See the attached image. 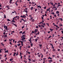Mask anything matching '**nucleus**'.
<instances>
[{
    "mask_svg": "<svg viewBox=\"0 0 63 63\" xmlns=\"http://www.w3.org/2000/svg\"><path fill=\"white\" fill-rule=\"evenodd\" d=\"M38 29H35L34 30V32L33 31H32V32H31V34H32V33H36L38 32Z\"/></svg>",
    "mask_w": 63,
    "mask_h": 63,
    "instance_id": "f257e3e1",
    "label": "nucleus"
},
{
    "mask_svg": "<svg viewBox=\"0 0 63 63\" xmlns=\"http://www.w3.org/2000/svg\"><path fill=\"white\" fill-rule=\"evenodd\" d=\"M4 28L5 29V30H6V31H7V30H8L7 26H4Z\"/></svg>",
    "mask_w": 63,
    "mask_h": 63,
    "instance_id": "f03ea898",
    "label": "nucleus"
},
{
    "mask_svg": "<svg viewBox=\"0 0 63 63\" xmlns=\"http://www.w3.org/2000/svg\"><path fill=\"white\" fill-rule=\"evenodd\" d=\"M52 48L53 49L52 51H53V52H55V51L56 50L55 49H54L53 47Z\"/></svg>",
    "mask_w": 63,
    "mask_h": 63,
    "instance_id": "7ed1b4c3",
    "label": "nucleus"
},
{
    "mask_svg": "<svg viewBox=\"0 0 63 63\" xmlns=\"http://www.w3.org/2000/svg\"><path fill=\"white\" fill-rule=\"evenodd\" d=\"M48 61L49 62H53V60H48Z\"/></svg>",
    "mask_w": 63,
    "mask_h": 63,
    "instance_id": "20e7f679",
    "label": "nucleus"
},
{
    "mask_svg": "<svg viewBox=\"0 0 63 63\" xmlns=\"http://www.w3.org/2000/svg\"><path fill=\"white\" fill-rule=\"evenodd\" d=\"M38 46H39L40 47H41V48H42V44H41V45L39 44Z\"/></svg>",
    "mask_w": 63,
    "mask_h": 63,
    "instance_id": "39448f33",
    "label": "nucleus"
},
{
    "mask_svg": "<svg viewBox=\"0 0 63 63\" xmlns=\"http://www.w3.org/2000/svg\"><path fill=\"white\" fill-rule=\"evenodd\" d=\"M26 36L25 35H22V36L21 37V38H22L24 37H25V36Z\"/></svg>",
    "mask_w": 63,
    "mask_h": 63,
    "instance_id": "423d86ee",
    "label": "nucleus"
},
{
    "mask_svg": "<svg viewBox=\"0 0 63 63\" xmlns=\"http://www.w3.org/2000/svg\"><path fill=\"white\" fill-rule=\"evenodd\" d=\"M50 45H51L52 46V48H54V47H53V45L52 44H50Z\"/></svg>",
    "mask_w": 63,
    "mask_h": 63,
    "instance_id": "0eeeda50",
    "label": "nucleus"
},
{
    "mask_svg": "<svg viewBox=\"0 0 63 63\" xmlns=\"http://www.w3.org/2000/svg\"><path fill=\"white\" fill-rule=\"evenodd\" d=\"M4 33H3V34L5 35V32H6V30H4Z\"/></svg>",
    "mask_w": 63,
    "mask_h": 63,
    "instance_id": "6e6552de",
    "label": "nucleus"
},
{
    "mask_svg": "<svg viewBox=\"0 0 63 63\" xmlns=\"http://www.w3.org/2000/svg\"><path fill=\"white\" fill-rule=\"evenodd\" d=\"M59 12L58 11H57L56 12V13L57 14H59Z\"/></svg>",
    "mask_w": 63,
    "mask_h": 63,
    "instance_id": "1a4fd4ad",
    "label": "nucleus"
},
{
    "mask_svg": "<svg viewBox=\"0 0 63 63\" xmlns=\"http://www.w3.org/2000/svg\"><path fill=\"white\" fill-rule=\"evenodd\" d=\"M37 7L40 8H41V6H40V5L37 6Z\"/></svg>",
    "mask_w": 63,
    "mask_h": 63,
    "instance_id": "9d476101",
    "label": "nucleus"
},
{
    "mask_svg": "<svg viewBox=\"0 0 63 63\" xmlns=\"http://www.w3.org/2000/svg\"><path fill=\"white\" fill-rule=\"evenodd\" d=\"M51 2H52V1H51V2H50V4H51V5H53V3H52Z\"/></svg>",
    "mask_w": 63,
    "mask_h": 63,
    "instance_id": "9b49d317",
    "label": "nucleus"
},
{
    "mask_svg": "<svg viewBox=\"0 0 63 63\" xmlns=\"http://www.w3.org/2000/svg\"><path fill=\"white\" fill-rule=\"evenodd\" d=\"M17 18V17H15L14 18H13V20H14V19L15 18Z\"/></svg>",
    "mask_w": 63,
    "mask_h": 63,
    "instance_id": "f8f14e48",
    "label": "nucleus"
},
{
    "mask_svg": "<svg viewBox=\"0 0 63 63\" xmlns=\"http://www.w3.org/2000/svg\"><path fill=\"white\" fill-rule=\"evenodd\" d=\"M48 59H52V58L51 57H48Z\"/></svg>",
    "mask_w": 63,
    "mask_h": 63,
    "instance_id": "ddd939ff",
    "label": "nucleus"
},
{
    "mask_svg": "<svg viewBox=\"0 0 63 63\" xmlns=\"http://www.w3.org/2000/svg\"><path fill=\"white\" fill-rule=\"evenodd\" d=\"M3 51V49H1L0 50V53H1V52H2V51Z\"/></svg>",
    "mask_w": 63,
    "mask_h": 63,
    "instance_id": "4468645a",
    "label": "nucleus"
},
{
    "mask_svg": "<svg viewBox=\"0 0 63 63\" xmlns=\"http://www.w3.org/2000/svg\"><path fill=\"white\" fill-rule=\"evenodd\" d=\"M14 22V23H16V22L15 21H14V20H12V21L11 22Z\"/></svg>",
    "mask_w": 63,
    "mask_h": 63,
    "instance_id": "2eb2a0df",
    "label": "nucleus"
},
{
    "mask_svg": "<svg viewBox=\"0 0 63 63\" xmlns=\"http://www.w3.org/2000/svg\"><path fill=\"white\" fill-rule=\"evenodd\" d=\"M20 42L21 43V44H23V41H20Z\"/></svg>",
    "mask_w": 63,
    "mask_h": 63,
    "instance_id": "dca6fc26",
    "label": "nucleus"
},
{
    "mask_svg": "<svg viewBox=\"0 0 63 63\" xmlns=\"http://www.w3.org/2000/svg\"><path fill=\"white\" fill-rule=\"evenodd\" d=\"M50 30L51 31H53V29H50Z\"/></svg>",
    "mask_w": 63,
    "mask_h": 63,
    "instance_id": "f3484780",
    "label": "nucleus"
},
{
    "mask_svg": "<svg viewBox=\"0 0 63 63\" xmlns=\"http://www.w3.org/2000/svg\"><path fill=\"white\" fill-rule=\"evenodd\" d=\"M12 26H13L14 25H16L15 24H14V23H12Z\"/></svg>",
    "mask_w": 63,
    "mask_h": 63,
    "instance_id": "a211bd4d",
    "label": "nucleus"
},
{
    "mask_svg": "<svg viewBox=\"0 0 63 63\" xmlns=\"http://www.w3.org/2000/svg\"><path fill=\"white\" fill-rule=\"evenodd\" d=\"M31 47H33V44L32 43L31 44Z\"/></svg>",
    "mask_w": 63,
    "mask_h": 63,
    "instance_id": "6ab92c4d",
    "label": "nucleus"
},
{
    "mask_svg": "<svg viewBox=\"0 0 63 63\" xmlns=\"http://www.w3.org/2000/svg\"><path fill=\"white\" fill-rule=\"evenodd\" d=\"M25 33V31L23 32V33H22V35H23V34H24V33Z\"/></svg>",
    "mask_w": 63,
    "mask_h": 63,
    "instance_id": "aec40b11",
    "label": "nucleus"
},
{
    "mask_svg": "<svg viewBox=\"0 0 63 63\" xmlns=\"http://www.w3.org/2000/svg\"><path fill=\"white\" fill-rule=\"evenodd\" d=\"M16 52L14 53V54H13V56H15V54H16Z\"/></svg>",
    "mask_w": 63,
    "mask_h": 63,
    "instance_id": "412c9836",
    "label": "nucleus"
},
{
    "mask_svg": "<svg viewBox=\"0 0 63 63\" xmlns=\"http://www.w3.org/2000/svg\"><path fill=\"white\" fill-rule=\"evenodd\" d=\"M16 13V12L15 11H14V12H12V13Z\"/></svg>",
    "mask_w": 63,
    "mask_h": 63,
    "instance_id": "4be33fe9",
    "label": "nucleus"
},
{
    "mask_svg": "<svg viewBox=\"0 0 63 63\" xmlns=\"http://www.w3.org/2000/svg\"><path fill=\"white\" fill-rule=\"evenodd\" d=\"M22 38H22V39H23V40H24L26 38L25 37H23Z\"/></svg>",
    "mask_w": 63,
    "mask_h": 63,
    "instance_id": "5701e85b",
    "label": "nucleus"
},
{
    "mask_svg": "<svg viewBox=\"0 0 63 63\" xmlns=\"http://www.w3.org/2000/svg\"><path fill=\"white\" fill-rule=\"evenodd\" d=\"M25 12L26 13H27L28 12V11L27 10L25 11Z\"/></svg>",
    "mask_w": 63,
    "mask_h": 63,
    "instance_id": "b1692460",
    "label": "nucleus"
},
{
    "mask_svg": "<svg viewBox=\"0 0 63 63\" xmlns=\"http://www.w3.org/2000/svg\"><path fill=\"white\" fill-rule=\"evenodd\" d=\"M32 3L33 4H35V2H33V1L32 2Z\"/></svg>",
    "mask_w": 63,
    "mask_h": 63,
    "instance_id": "393cba45",
    "label": "nucleus"
},
{
    "mask_svg": "<svg viewBox=\"0 0 63 63\" xmlns=\"http://www.w3.org/2000/svg\"><path fill=\"white\" fill-rule=\"evenodd\" d=\"M8 52H9V51H8V50H7V51H5V53H7Z\"/></svg>",
    "mask_w": 63,
    "mask_h": 63,
    "instance_id": "a878e982",
    "label": "nucleus"
},
{
    "mask_svg": "<svg viewBox=\"0 0 63 63\" xmlns=\"http://www.w3.org/2000/svg\"><path fill=\"white\" fill-rule=\"evenodd\" d=\"M4 35V37H7V35Z\"/></svg>",
    "mask_w": 63,
    "mask_h": 63,
    "instance_id": "bb28decb",
    "label": "nucleus"
},
{
    "mask_svg": "<svg viewBox=\"0 0 63 63\" xmlns=\"http://www.w3.org/2000/svg\"><path fill=\"white\" fill-rule=\"evenodd\" d=\"M22 33V31H21L20 32H19V33H20V34H21Z\"/></svg>",
    "mask_w": 63,
    "mask_h": 63,
    "instance_id": "cd10ccee",
    "label": "nucleus"
},
{
    "mask_svg": "<svg viewBox=\"0 0 63 63\" xmlns=\"http://www.w3.org/2000/svg\"><path fill=\"white\" fill-rule=\"evenodd\" d=\"M28 60H29L30 61H29L30 62H31V59H28Z\"/></svg>",
    "mask_w": 63,
    "mask_h": 63,
    "instance_id": "c85d7f7f",
    "label": "nucleus"
},
{
    "mask_svg": "<svg viewBox=\"0 0 63 63\" xmlns=\"http://www.w3.org/2000/svg\"><path fill=\"white\" fill-rule=\"evenodd\" d=\"M1 62L3 63L4 62V60H1Z\"/></svg>",
    "mask_w": 63,
    "mask_h": 63,
    "instance_id": "c756f323",
    "label": "nucleus"
},
{
    "mask_svg": "<svg viewBox=\"0 0 63 63\" xmlns=\"http://www.w3.org/2000/svg\"><path fill=\"white\" fill-rule=\"evenodd\" d=\"M11 21V20H9V19H7V21Z\"/></svg>",
    "mask_w": 63,
    "mask_h": 63,
    "instance_id": "7c9ffc66",
    "label": "nucleus"
},
{
    "mask_svg": "<svg viewBox=\"0 0 63 63\" xmlns=\"http://www.w3.org/2000/svg\"><path fill=\"white\" fill-rule=\"evenodd\" d=\"M20 45V44H18L17 45L18 46H19Z\"/></svg>",
    "mask_w": 63,
    "mask_h": 63,
    "instance_id": "2f4dec72",
    "label": "nucleus"
},
{
    "mask_svg": "<svg viewBox=\"0 0 63 63\" xmlns=\"http://www.w3.org/2000/svg\"><path fill=\"white\" fill-rule=\"evenodd\" d=\"M36 28L38 29L39 28V27H38V26H36Z\"/></svg>",
    "mask_w": 63,
    "mask_h": 63,
    "instance_id": "473e14b6",
    "label": "nucleus"
},
{
    "mask_svg": "<svg viewBox=\"0 0 63 63\" xmlns=\"http://www.w3.org/2000/svg\"><path fill=\"white\" fill-rule=\"evenodd\" d=\"M4 18H6V16H5V14L4 15Z\"/></svg>",
    "mask_w": 63,
    "mask_h": 63,
    "instance_id": "72a5a7b5",
    "label": "nucleus"
},
{
    "mask_svg": "<svg viewBox=\"0 0 63 63\" xmlns=\"http://www.w3.org/2000/svg\"><path fill=\"white\" fill-rule=\"evenodd\" d=\"M33 7H31V10H33Z\"/></svg>",
    "mask_w": 63,
    "mask_h": 63,
    "instance_id": "f704fd0d",
    "label": "nucleus"
},
{
    "mask_svg": "<svg viewBox=\"0 0 63 63\" xmlns=\"http://www.w3.org/2000/svg\"><path fill=\"white\" fill-rule=\"evenodd\" d=\"M32 21L33 22H34L35 21V20H34V19H33V20H32Z\"/></svg>",
    "mask_w": 63,
    "mask_h": 63,
    "instance_id": "c9c22d12",
    "label": "nucleus"
},
{
    "mask_svg": "<svg viewBox=\"0 0 63 63\" xmlns=\"http://www.w3.org/2000/svg\"><path fill=\"white\" fill-rule=\"evenodd\" d=\"M9 41L10 42H11V41H12V40H11V39H9Z\"/></svg>",
    "mask_w": 63,
    "mask_h": 63,
    "instance_id": "e433bc0d",
    "label": "nucleus"
},
{
    "mask_svg": "<svg viewBox=\"0 0 63 63\" xmlns=\"http://www.w3.org/2000/svg\"><path fill=\"white\" fill-rule=\"evenodd\" d=\"M47 26H49V24L47 23Z\"/></svg>",
    "mask_w": 63,
    "mask_h": 63,
    "instance_id": "4c0bfd02",
    "label": "nucleus"
},
{
    "mask_svg": "<svg viewBox=\"0 0 63 63\" xmlns=\"http://www.w3.org/2000/svg\"><path fill=\"white\" fill-rule=\"evenodd\" d=\"M60 20H61V21H63L62 19V18H60Z\"/></svg>",
    "mask_w": 63,
    "mask_h": 63,
    "instance_id": "58836bf2",
    "label": "nucleus"
},
{
    "mask_svg": "<svg viewBox=\"0 0 63 63\" xmlns=\"http://www.w3.org/2000/svg\"><path fill=\"white\" fill-rule=\"evenodd\" d=\"M51 14H53V15L54 14V13H51Z\"/></svg>",
    "mask_w": 63,
    "mask_h": 63,
    "instance_id": "ea45409f",
    "label": "nucleus"
},
{
    "mask_svg": "<svg viewBox=\"0 0 63 63\" xmlns=\"http://www.w3.org/2000/svg\"><path fill=\"white\" fill-rule=\"evenodd\" d=\"M30 47V46H28V48H31Z\"/></svg>",
    "mask_w": 63,
    "mask_h": 63,
    "instance_id": "a19ab883",
    "label": "nucleus"
},
{
    "mask_svg": "<svg viewBox=\"0 0 63 63\" xmlns=\"http://www.w3.org/2000/svg\"><path fill=\"white\" fill-rule=\"evenodd\" d=\"M12 59H10V61H12Z\"/></svg>",
    "mask_w": 63,
    "mask_h": 63,
    "instance_id": "79ce46f5",
    "label": "nucleus"
},
{
    "mask_svg": "<svg viewBox=\"0 0 63 63\" xmlns=\"http://www.w3.org/2000/svg\"><path fill=\"white\" fill-rule=\"evenodd\" d=\"M9 44L11 45H12V43L11 42H10Z\"/></svg>",
    "mask_w": 63,
    "mask_h": 63,
    "instance_id": "37998d69",
    "label": "nucleus"
},
{
    "mask_svg": "<svg viewBox=\"0 0 63 63\" xmlns=\"http://www.w3.org/2000/svg\"><path fill=\"white\" fill-rule=\"evenodd\" d=\"M56 6H55L54 7H53V8H52V9H53V8H56Z\"/></svg>",
    "mask_w": 63,
    "mask_h": 63,
    "instance_id": "c03bdc74",
    "label": "nucleus"
},
{
    "mask_svg": "<svg viewBox=\"0 0 63 63\" xmlns=\"http://www.w3.org/2000/svg\"><path fill=\"white\" fill-rule=\"evenodd\" d=\"M57 58H60V56H57Z\"/></svg>",
    "mask_w": 63,
    "mask_h": 63,
    "instance_id": "a18cd8bd",
    "label": "nucleus"
},
{
    "mask_svg": "<svg viewBox=\"0 0 63 63\" xmlns=\"http://www.w3.org/2000/svg\"><path fill=\"white\" fill-rule=\"evenodd\" d=\"M37 9H35V12H36V11H37Z\"/></svg>",
    "mask_w": 63,
    "mask_h": 63,
    "instance_id": "49530a36",
    "label": "nucleus"
},
{
    "mask_svg": "<svg viewBox=\"0 0 63 63\" xmlns=\"http://www.w3.org/2000/svg\"><path fill=\"white\" fill-rule=\"evenodd\" d=\"M22 57H23V56H21L20 57L21 59H22Z\"/></svg>",
    "mask_w": 63,
    "mask_h": 63,
    "instance_id": "de8ad7c7",
    "label": "nucleus"
},
{
    "mask_svg": "<svg viewBox=\"0 0 63 63\" xmlns=\"http://www.w3.org/2000/svg\"><path fill=\"white\" fill-rule=\"evenodd\" d=\"M62 6V5H58V6Z\"/></svg>",
    "mask_w": 63,
    "mask_h": 63,
    "instance_id": "09e8293b",
    "label": "nucleus"
},
{
    "mask_svg": "<svg viewBox=\"0 0 63 63\" xmlns=\"http://www.w3.org/2000/svg\"><path fill=\"white\" fill-rule=\"evenodd\" d=\"M38 57H40V55H38Z\"/></svg>",
    "mask_w": 63,
    "mask_h": 63,
    "instance_id": "8fccbe9b",
    "label": "nucleus"
},
{
    "mask_svg": "<svg viewBox=\"0 0 63 63\" xmlns=\"http://www.w3.org/2000/svg\"><path fill=\"white\" fill-rule=\"evenodd\" d=\"M22 2V1L21 0H19V3H21V2Z\"/></svg>",
    "mask_w": 63,
    "mask_h": 63,
    "instance_id": "3c124183",
    "label": "nucleus"
},
{
    "mask_svg": "<svg viewBox=\"0 0 63 63\" xmlns=\"http://www.w3.org/2000/svg\"><path fill=\"white\" fill-rule=\"evenodd\" d=\"M61 30H63V29H62V28H61V29H60V31H61Z\"/></svg>",
    "mask_w": 63,
    "mask_h": 63,
    "instance_id": "603ef678",
    "label": "nucleus"
},
{
    "mask_svg": "<svg viewBox=\"0 0 63 63\" xmlns=\"http://www.w3.org/2000/svg\"><path fill=\"white\" fill-rule=\"evenodd\" d=\"M60 51V49H58V51Z\"/></svg>",
    "mask_w": 63,
    "mask_h": 63,
    "instance_id": "864d4df0",
    "label": "nucleus"
},
{
    "mask_svg": "<svg viewBox=\"0 0 63 63\" xmlns=\"http://www.w3.org/2000/svg\"><path fill=\"white\" fill-rule=\"evenodd\" d=\"M43 59L44 60H46V58H43Z\"/></svg>",
    "mask_w": 63,
    "mask_h": 63,
    "instance_id": "5fc2aeb1",
    "label": "nucleus"
},
{
    "mask_svg": "<svg viewBox=\"0 0 63 63\" xmlns=\"http://www.w3.org/2000/svg\"><path fill=\"white\" fill-rule=\"evenodd\" d=\"M29 16H30V17L31 18V16H32V15H29Z\"/></svg>",
    "mask_w": 63,
    "mask_h": 63,
    "instance_id": "6e6d98bb",
    "label": "nucleus"
},
{
    "mask_svg": "<svg viewBox=\"0 0 63 63\" xmlns=\"http://www.w3.org/2000/svg\"><path fill=\"white\" fill-rule=\"evenodd\" d=\"M46 7H46V6H45V7L43 8H44V9H46Z\"/></svg>",
    "mask_w": 63,
    "mask_h": 63,
    "instance_id": "4d7b16f0",
    "label": "nucleus"
},
{
    "mask_svg": "<svg viewBox=\"0 0 63 63\" xmlns=\"http://www.w3.org/2000/svg\"><path fill=\"white\" fill-rule=\"evenodd\" d=\"M48 48V47H47V46L46 47V48H47V49H49Z\"/></svg>",
    "mask_w": 63,
    "mask_h": 63,
    "instance_id": "13d9d810",
    "label": "nucleus"
},
{
    "mask_svg": "<svg viewBox=\"0 0 63 63\" xmlns=\"http://www.w3.org/2000/svg\"><path fill=\"white\" fill-rule=\"evenodd\" d=\"M28 53L29 54H31V53H30V52H28Z\"/></svg>",
    "mask_w": 63,
    "mask_h": 63,
    "instance_id": "bf43d9fd",
    "label": "nucleus"
},
{
    "mask_svg": "<svg viewBox=\"0 0 63 63\" xmlns=\"http://www.w3.org/2000/svg\"><path fill=\"white\" fill-rule=\"evenodd\" d=\"M55 4L57 5L58 4V3H55Z\"/></svg>",
    "mask_w": 63,
    "mask_h": 63,
    "instance_id": "052dcab7",
    "label": "nucleus"
},
{
    "mask_svg": "<svg viewBox=\"0 0 63 63\" xmlns=\"http://www.w3.org/2000/svg\"><path fill=\"white\" fill-rule=\"evenodd\" d=\"M37 34H40V32H37Z\"/></svg>",
    "mask_w": 63,
    "mask_h": 63,
    "instance_id": "680f3d73",
    "label": "nucleus"
},
{
    "mask_svg": "<svg viewBox=\"0 0 63 63\" xmlns=\"http://www.w3.org/2000/svg\"><path fill=\"white\" fill-rule=\"evenodd\" d=\"M12 1H10L9 2V3H10V4H11L12 3Z\"/></svg>",
    "mask_w": 63,
    "mask_h": 63,
    "instance_id": "e2e57ef3",
    "label": "nucleus"
},
{
    "mask_svg": "<svg viewBox=\"0 0 63 63\" xmlns=\"http://www.w3.org/2000/svg\"><path fill=\"white\" fill-rule=\"evenodd\" d=\"M14 25L15 26H16V27H17V25H16H16H15L14 24Z\"/></svg>",
    "mask_w": 63,
    "mask_h": 63,
    "instance_id": "0e129e2a",
    "label": "nucleus"
},
{
    "mask_svg": "<svg viewBox=\"0 0 63 63\" xmlns=\"http://www.w3.org/2000/svg\"><path fill=\"white\" fill-rule=\"evenodd\" d=\"M51 36L50 35H49V37H48V38H51Z\"/></svg>",
    "mask_w": 63,
    "mask_h": 63,
    "instance_id": "69168bd1",
    "label": "nucleus"
},
{
    "mask_svg": "<svg viewBox=\"0 0 63 63\" xmlns=\"http://www.w3.org/2000/svg\"><path fill=\"white\" fill-rule=\"evenodd\" d=\"M61 32H62V34L63 33V31H61Z\"/></svg>",
    "mask_w": 63,
    "mask_h": 63,
    "instance_id": "338daca9",
    "label": "nucleus"
},
{
    "mask_svg": "<svg viewBox=\"0 0 63 63\" xmlns=\"http://www.w3.org/2000/svg\"><path fill=\"white\" fill-rule=\"evenodd\" d=\"M21 20H22V21H23V20H24V19H21Z\"/></svg>",
    "mask_w": 63,
    "mask_h": 63,
    "instance_id": "774afa93",
    "label": "nucleus"
}]
</instances>
